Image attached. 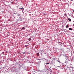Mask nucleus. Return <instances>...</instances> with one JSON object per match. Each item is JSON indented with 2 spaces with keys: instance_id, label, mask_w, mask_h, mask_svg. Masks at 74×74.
<instances>
[{
  "instance_id": "17",
  "label": "nucleus",
  "mask_w": 74,
  "mask_h": 74,
  "mask_svg": "<svg viewBox=\"0 0 74 74\" xmlns=\"http://www.w3.org/2000/svg\"><path fill=\"white\" fill-rule=\"evenodd\" d=\"M73 12H74V10H73Z\"/></svg>"
},
{
  "instance_id": "13",
  "label": "nucleus",
  "mask_w": 74,
  "mask_h": 74,
  "mask_svg": "<svg viewBox=\"0 0 74 74\" xmlns=\"http://www.w3.org/2000/svg\"><path fill=\"white\" fill-rule=\"evenodd\" d=\"M3 53H4V52H2Z\"/></svg>"
},
{
  "instance_id": "14",
  "label": "nucleus",
  "mask_w": 74,
  "mask_h": 74,
  "mask_svg": "<svg viewBox=\"0 0 74 74\" xmlns=\"http://www.w3.org/2000/svg\"><path fill=\"white\" fill-rule=\"evenodd\" d=\"M73 0H71V1H73Z\"/></svg>"
},
{
  "instance_id": "1",
  "label": "nucleus",
  "mask_w": 74,
  "mask_h": 74,
  "mask_svg": "<svg viewBox=\"0 0 74 74\" xmlns=\"http://www.w3.org/2000/svg\"><path fill=\"white\" fill-rule=\"evenodd\" d=\"M40 55V54L39 53H36V55L37 56H39V55Z\"/></svg>"
},
{
  "instance_id": "15",
  "label": "nucleus",
  "mask_w": 74,
  "mask_h": 74,
  "mask_svg": "<svg viewBox=\"0 0 74 74\" xmlns=\"http://www.w3.org/2000/svg\"><path fill=\"white\" fill-rule=\"evenodd\" d=\"M73 26H74V24L73 25Z\"/></svg>"
},
{
  "instance_id": "3",
  "label": "nucleus",
  "mask_w": 74,
  "mask_h": 74,
  "mask_svg": "<svg viewBox=\"0 0 74 74\" xmlns=\"http://www.w3.org/2000/svg\"><path fill=\"white\" fill-rule=\"evenodd\" d=\"M29 41H31L32 40V39H31V38H29L28 39Z\"/></svg>"
},
{
  "instance_id": "16",
  "label": "nucleus",
  "mask_w": 74,
  "mask_h": 74,
  "mask_svg": "<svg viewBox=\"0 0 74 74\" xmlns=\"http://www.w3.org/2000/svg\"><path fill=\"white\" fill-rule=\"evenodd\" d=\"M73 53L74 54V51L73 52Z\"/></svg>"
},
{
  "instance_id": "9",
  "label": "nucleus",
  "mask_w": 74,
  "mask_h": 74,
  "mask_svg": "<svg viewBox=\"0 0 74 74\" xmlns=\"http://www.w3.org/2000/svg\"><path fill=\"white\" fill-rule=\"evenodd\" d=\"M23 53V54H25V53H26L24 52Z\"/></svg>"
},
{
  "instance_id": "6",
  "label": "nucleus",
  "mask_w": 74,
  "mask_h": 74,
  "mask_svg": "<svg viewBox=\"0 0 74 74\" xmlns=\"http://www.w3.org/2000/svg\"><path fill=\"white\" fill-rule=\"evenodd\" d=\"M64 16H67V14H66L65 13V14H64Z\"/></svg>"
},
{
  "instance_id": "18",
  "label": "nucleus",
  "mask_w": 74,
  "mask_h": 74,
  "mask_svg": "<svg viewBox=\"0 0 74 74\" xmlns=\"http://www.w3.org/2000/svg\"><path fill=\"white\" fill-rule=\"evenodd\" d=\"M69 16H70V15H69Z\"/></svg>"
},
{
  "instance_id": "12",
  "label": "nucleus",
  "mask_w": 74,
  "mask_h": 74,
  "mask_svg": "<svg viewBox=\"0 0 74 74\" xmlns=\"http://www.w3.org/2000/svg\"><path fill=\"white\" fill-rule=\"evenodd\" d=\"M19 9H22V8H19Z\"/></svg>"
},
{
  "instance_id": "19",
  "label": "nucleus",
  "mask_w": 74,
  "mask_h": 74,
  "mask_svg": "<svg viewBox=\"0 0 74 74\" xmlns=\"http://www.w3.org/2000/svg\"><path fill=\"white\" fill-rule=\"evenodd\" d=\"M59 43H60V42H59Z\"/></svg>"
},
{
  "instance_id": "10",
  "label": "nucleus",
  "mask_w": 74,
  "mask_h": 74,
  "mask_svg": "<svg viewBox=\"0 0 74 74\" xmlns=\"http://www.w3.org/2000/svg\"><path fill=\"white\" fill-rule=\"evenodd\" d=\"M58 62H59V63H60V61H58Z\"/></svg>"
},
{
  "instance_id": "8",
  "label": "nucleus",
  "mask_w": 74,
  "mask_h": 74,
  "mask_svg": "<svg viewBox=\"0 0 74 74\" xmlns=\"http://www.w3.org/2000/svg\"><path fill=\"white\" fill-rule=\"evenodd\" d=\"M25 29V28L24 27H23L22 29Z\"/></svg>"
},
{
  "instance_id": "7",
  "label": "nucleus",
  "mask_w": 74,
  "mask_h": 74,
  "mask_svg": "<svg viewBox=\"0 0 74 74\" xmlns=\"http://www.w3.org/2000/svg\"><path fill=\"white\" fill-rule=\"evenodd\" d=\"M25 47H26V48H28V46H27V45H25Z\"/></svg>"
},
{
  "instance_id": "2",
  "label": "nucleus",
  "mask_w": 74,
  "mask_h": 74,
  "mask_svg": "<svg viewBox=\"0 0 74 74\" xmlns=\"http://www.w3.org/2000/svg\"><path fill=\"white\" fill-rule=\"evenodd\" d=\"M69 30H73V29L71 28H69Z\"/></svg>"
},
{
  "instance_id": "4",
  "label": "nucleus",
  "mask_w": 74,
  "mask_h": 74,
  "mask_svg": "<svg viewBox=\"0 0 74 74\" xmlns=\"http://www.w3.org/2000/svg\"><path fill=\"white\" fill-rule=\"evenodd\" d=\"M66 28H68L69 27V25H67L66 26Z\"/></svg>"
},
{
  "instance_id": "5",
  "label": "nucleus",
  "mask_w": 74,
  "mask_h": 74,
  "mask_svg": "<svg viewBox=\"0 0 74 74\" xmlns=\"http://www.w3.org/2000/svg\"><path fill=\"white\" fill-rule=\"evenodd\" d=\"M68 20L69 21H71V19L70 18H68Z\"/></svg>"
},
{
  "instance_id": "11",
  "label": "nucleus",
  "mask_w": 74,
  "mask_h": 74,
  "mask_svg": "<svg viewBox=\"0 0 74 74\" xmlns=\"http://www.w3.org/2000/svg\"><path fill=\"white\" fill-rule=\"evenodd\" d=\"M23 8V10H24V9L23 8Z\"/></svg>"
}]
</instances>
